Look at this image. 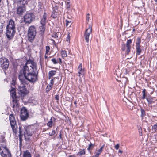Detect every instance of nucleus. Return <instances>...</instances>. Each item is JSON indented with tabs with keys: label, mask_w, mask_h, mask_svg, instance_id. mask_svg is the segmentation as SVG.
<instances>
[{
	"label": "nucleus",
	"mask_w": 157,
	"mask_h": 157,
	"mask_svg": "<svg viewBox=\"0 0 157 157\" xmlns=\"http://www.w3.org/2000/svg\"><path fill=\"white\" fill-rule=\"evenodd\" d=\"M119 152L121 153V154H122L123 151L121 150H119Z\"/></svg>",
	"instance_id": "51"
},
{
	"label": "nucleus",
	"mask_w": 157,
	"mask_h": 157,
	"mask_svg": "<svg viewBox=\"0 0 157 157\" xmlns=\"http://www.w3.org/2000/svg\"><path fill=\"white\" fill-rule=\"evenodd\" d=\"M18 6H24L27 4V0H20L17 1Z\"/></svg>",
	"instance_id": "16"
},
{
	"label": "nucleus",
	"mask_w": 157,
	"mask_h": 157,
	"mask_svg": "<svg viewBox=\"0 0 157 157\" xmlns=\"http://www.w3.org/2000/svg\"><path fill=\"white\" fill-rule=\"evenodd\" d=\"M96 153H98V155H99V154H100V153L98 152V151Z\"/></svg>",
	"instance_id": "56"
},
{
	"label": "nucleus",
	"mask_w": 157,
	"mask_h": 157,
	"mask_svg": "<svg viewBox=\"0 0 157 157\" xmlns=\"http://www.w3.org/2000/svg\"><path fill=\"white\" fill-rule=\"evenodd\" d=\"M55 134V130H53L51 132H50L49 134L50 136H52L53 135Z\"/></svg>",
	"instance_id": "34"
},
{
	"label": "nucleus",
	"mask_w": 157,
	"mask_h": 157,
	"mask_svg": "<svg viewBox=\"0 0 157 157\" xmlns=\"http://www.w3.org/2000/svg\"><path fill=\"white\" fill-rule=\"evenodd\" d=\"M52 37L56 38L58 37V36L57 35V34L56 33H55L54 34L52 35Z\"/></svg>",
	"instance_id": "36"
},
{
	"label": "nucleus",
	"mask_w": 157,
	"mask_h": 157,
	"mask_svg": "<svg viewBox=\"0 0 157 157\" xmlns=\"http://www.w3.org/2000/svg\"><path fill=\"white\" fill-rule=\"evenodd\" d=\"M15 104H14L13 105V107L14 108L15 107Z\"/></svg>",
	"instance_id": "60"
},
{
	"label": "nucleus",
	"mask_w": 157,
	"mask_h": 157,
	"mask_svg": "<svg viewBox=\"0 0 157 157\" xmlns=\"http://www.w3.org/2000/svg\"><path fill=\"white\" fill-rule=\"evenodd\" d=\"M28 113L25 107H22L21 110L20 117L23 120H26L28 117Z\"/></svg>",
	"instance_id": "7"
},
{
	"label": "nucleus",
	"mask_w": 157,
	"mask_h": 157,
	"mask_svg": "<svg viewBox=\"0 0 157 157\" xmlns=\"http://www.w3.org/2000/svg\"><path fill=\"white\" fill-rule=\"evenodd\" d=\"M67 3L69 4L70 3V0H67Z\"/></svg>",
	"instance_id": "54"
},
{
	"label": "nucleus",
	"mask_w": 157,
	"mask_h": 157,
	"mask_svg": "<svg viewBox=\"0 0 157 157\" xmlns=\"http://www.w3.org/2000/svg\"><path fill=\"white\" fill-rule=\"evenodd\" d=\"M98 153H96L94 156L96 157H98L99 156Z\"/></svg>",
	"instance_id": "50"
},
{
	"label": "nucleus",
	"mask_w": 157,
	"mask_h": 157,
	"mask_svg": "<svg viewBox=\"0 0 157 157\" xmlns=\"http://www.w3.org/2000/svg\"><path fill=\"white\" fill-rule=\"evenodd\" d=\"M2 31H2V30H0V33H2Z\"/></svg>",
	"instance_id": "57"
},
{
	"label": "nucleus",
	"mask_w": 157,
	"mask_h": 157,
	"mask_svg": "<svg viewBox=\"0 0 157 157\" xmlns=\"http://www.w3.org/2000/svg\"><path fill=\"white\" fill-rule=\"evenodd\" d=\"M92 32V28L90 25H89V27L85 31L84 35L85 39L86 42L88 43L89 41V37Z\"/></svg>",
	"instance_id": "9"
},
{
	"label": "nucleus",
	"mask_w": 157,
	"mask_h": 157,
	"mask_svg": "<svg viewBox=\"0 0 157 157\" xmlns=\"http://www.w3.org/2000/svg\"><path fill=\"white\" fill-rule=\"evenodd\" d=\"M92 157H96L94 155V156H92Z\"/></svg>",
	"instance_id": "64"
},
{
	"label": "nucleus",
	"mask_w": 157,
	"mask_h": 157,
	"mask_svg": "<svg viewBox=\"0 0 157 157\" xmlns=\"http://www.w3.org/2000/svg\"><path fill=\"white\" fill-rule=\"evenodd\" d=\"M38 73L36 63L32 61H27L18 75L21 84L18 86V88L21 95L27 94V91L25 84H28V81L32 83L37 80Z\"/></svg>",
	"instance_id": "1"
},
{
	"label": "nucleus",
	"mask_w": 157,
	"mask_h": 157,
	"mask_svg": "<svg viewBox=\"0 0 157 157\" xmlns=\"http://www.w3.org/2000/svg\"><path fill=\"white\" fill-rule=\"evenodd\" d=\"M36 157H40L39 156H37Z\"/></svg>",
	"instance_id": "63"
},
{
	"label": "nucleus",
	"mask_w": 157,
	"mask_h": 157,
	"mask_svg": "<svg viewBox=\"0 0 157 157\" xmlns=\"http://www.w3.org/2000/svg\"><path fill=\"white\" fill-rule=\"evenodd\" d=\"M102 149L101 148H100V149L98 151V152L101 153L102 151Z\"/></svg>",
	"instance_id": "46"
},
{
	"label": "nucleus",
	"mask_w": 157,
	"mask_h": 157,
	"mask_svg": "<svg viewBox=\"0 0 157 157\" xmlns=\"http://www.w3.org/2000/svg\"><path fill=\"white\" fill-rule=\"evenodd\" d=\"M23 157H31V155L30 153L27 150L24 152Z\"/></svg>",
	"instance_id": "21"
},
{
	"label": "nucleus",
	"mask_w": 157,
	"mask_h": 157,
	"mask_svg": "<svg viewBox=\"0 0 157 157\" xmlns=\"http://www.w3.org/2000/svg\"><path fill=\"white\" fill-rule=\"evenodd\" d=\"M156 25H157V20L156 21ZM156 30H157V28L156 29Z\"/></svg>",
	"instance_id": "61"
},
{
	"label": "nucleus",
	"mask_w": 157,
	"mask_h": 157,
	"mask_svg": "<svg viewBox=\"0 0 157 157\" xmlns=\"http://www.w3.org/2000/svg\"><path fill=\"white\" fill-rule=\"evenodd\" d=\"M132 40L131 39L129 40H127L126 46L125 44H122V50L124 51L126 48V47L127 48V53L128 54L131 48L130 44L132 43Z\"/></svg>",
	"instance_id": "10"
},
{
	"label": "nucleus",
	"mask_w": 157,
	"mask_h": 157,
	"mask_svg": "<svg viewBox=\"0 0 157 157\" xmlns=\"http://www.w3.org/2000/svg\"><path fill=\"white\" fill-rule=\"evenodd\" d=\"M55 99L57 101L59 100V96L58 95H56V96L55 97Z\"/></svg>",
	"instance_id": "42"
},
{
	"label": "nucleus",
	"mask_w": 157,
	"mask_h": 157,
	"mask_svg": "<svg viewBox=\"0 0 157 157\" xmlns=\"http://www.w3.org/2000/svg\"><path fill=\"white\" fill-rule=\"evenodd\" d=\"M11 89L10 91V93L11 96L13 98H16V93L15 92V86L14 82H13V83L11 84Z\"/></svg>",
	"instance_id": "13"
},
{
	"label": "nucleus",
	"mask_w": 157,
	"mask_h": 157,
	"mask_svg": "<svg viewBox=\"0 0 157 157\" xmlns=\"http://www.w3.org/2000/svg\"><path fill=\"white\" fill-rule=\"evenodd\" d=\"M6 29L16 30L15 24L13 20L12 19L10 20L9 23L6 26Z\"/></svg>",
	"instance_id": "14"
},
{
	"label": "nucleus",
	"mask_w": 157,
	"mask_h": 157,
	"mask_svg": "<svg viewBox=\"0 0 157 157\" xmlns=\"http://www.w3.org/2000/svg\"><path fill=\"white\" fill-rule=\"evenodd\" d=\"M115 74H116L117 77H119L121 76V73L118 69H117V70H115Z\"/></svg>",
	"instance_id": "26"
},
{
	"label": "nucleus",
	"mask_w": 157,
	"mask_h": 157,
	"mask_svg": "<svg viewBox=\"0 0 157 157\" xmlns=\"http://www.w3.org/2000/svg\"><path fill=\"white\" fill-rule=\"evenodd\" d=\"M152 128L153 130L156 131L157 130V124L153 126Z\"/></svg>",
	"instance_id": "31"
},
{
	"label": "nucleus",
	"mask_w": 157,
	"mask_h": 157,
	"mask_svg": "<svg viewBox=\"0 0 157 157\" xmlns=\"http://www.w3.org/2000/svg\"><path fill=\"white\" fill-rule=\"evenodd\" d=\"M0 154L3 157H11V155L6 147L0 146Z\"/></svg>",
	"instance_id": "5"
},
{
	"label": "nucleus",
	"mask_w": 157,
	"mask_h": 157,
	"mask_svg": "<svg viewBox=\"0 0 157 157\" xmlns=\"http://www.w3.org/2000/svg\"><path fill=\"white\" fill-rule=\"evenodd\" d=\"M136 53L137 54L140 55L141 52V50L140 48V46L136 47Z\"/></svg>",
	"instance_id": "25"
},
{
	"label": "nucleus",
	"mask_w": 157,
	"mask_h": 157,
	"mask_svg": "<svg viewBox=\"0 0 157 157\" xmlns=\"http://www.w3.org/2000/svg\"><path fill=\"white\" fill-rule=\"evenodd\" d=\"M58 60L59 61V62H58V63H62V61L61 59L60 58H59Z\"/></svg>",
	"instance_id": "45"
},
{
	"label": "nucleus",
	"mask_w": 157,
	"mask_h": 157,
	"mask_svg": "<svg viewBox=\"0 0 157 157\" xmlns=\"http://www.w3.org/2000/svg\"><path fill=\"white\" fill-rule=\"evenodd\" d=\"M52 61L55 64H57L58 63V61L56 60L55 58H53L51 59Z\"/></svg>",
	"instance_id": "30"
},
{
	"label": "nucleus",
	"mask_w": 157,
	"mask_h": 157,
	"mask_svg": "<svg viewBox=\"0 0 157 157\" xmlns=\"http://www.w3.org/2000/svg\"><path fill=\"white\" fill-rule=\"evenodd\" d=\"M104 146H105V144H103V145L100 148H101L102 149H103V148L104 147Z\"/></svg>",
	"instance_id": "52"
},
{
	"label": "nucleus",
	"mask_w": 157,
	"mask_h": 157,
	"mask_svg": "<svg viewBox=\"0 0 157 157\" xmlns=\"http://www.w3.org/2000/svg\"><path fill=\"white\" fill-rule=\"evenodd\" d=\"M36 35V31L35 27L33 26H30L28 30V36L29 40L31 42L34 40Z\"/></svg>",
	"instance_id": "3"
},
{
	"label": "nucleus",
	"mask_w": 157,
	"mask_h": 157,
	"mask_svg": "<svg viewBox=\"0 0 157 157\" xmlns=\"http://www.w3.org/2000/svg\"><path fill=\"white\" fill-rule=\"evenodd\" d=\"M9 120L10 124L13 132L14 133L17 134V127L16 121L13 114H10V115Z\"/></svg>",
	"instance_id": "4"
},
{
	"label": "nucleus",
	"mask_w": 157,
	"mask_h": 157,
	"mask_svg": "<svg viewBox=\"0 0 157 157\" xmlns=\"http://www.w3.org/2000/svg\"><path fill=\"white\" fill-rule=\"evenodd\" d=\"M1 63V66L3 69H6L8 68L9 65V61L8 60L4 58L1 59L0 60Z\"/></svg>",
	"instance_id": "8"
},
{
	"label": "nucleus",
	"mask_w": 157,
	"mask_h": 157,
	"mask_svg": "<svg viewBox=\"0 0 157 157\" xmlns=\"http://www.w3.org/2000/svg\"><path fill=\"white\" fill-rule=\"evenodd\" d=\"M124 80L125 81V82H124V84H125V83H126V80H127V79L126 78H124Z\"/></svg>",
	"instance_id": "48"
},
{
	"label": "nucleus",
	"mask_w": 157,
	"mask_h": 157,
	"mask_svg": "<svg viewBox=\"0 0 157 157\" xmlns=\"http://www.w3.org/2000/svg\"><path fill=\"white\" fill-rule=\"evenodd\" d=\"M70 36L69 35V34H68L67 36V39H66V40L67 41H69L70 40Z\"/></svg>",
	"instance_id": "37"
},
{
	"label": "nucleus",
	"mask_w": 157,
	"mask_h": 157,
	"mask_svg": "<svg viewBox=\"0 0 157 157\" xmlns=\"http://www.w3.org/2000/svg\"><path fill=\"white\" fill-rule=\"evenodd\" d=\"M119 147H120L119 144H117L116 145L114 146V147L116 150H117L119 148Z\"/></svg>",
	"instance_id": "35"
},
{
	"label": "nucleus",
	"mask_w": 157,
	"mask_h": 157,
	"mask_svg": "<svg viewBox=\"0 0 157 157\" xmlns=\"http://www.w3.org/2000/svg\"><path fill=\"white\" fill-rule=\"evenodd\" d=\"M52 85H53L50 83L48 85V88H49V90H51L52 89Z\"/></svg>",
	"instance_id": "41"
},
{
	"label": "nucleus",
	"mask_w": 157,
	"mask_h": 157,
	"mask_svg": "<svg viewBox=\"0 0 157 157\" xmlns=\"http://www.w3.org/2000/svg\"><path fill=\"white\" fill-rule=\"evenodd\" d=\"M17 8V13L19 15L21 16L25 11V7L24 6H18Z\"/></svg>",
	"instance_id": "12"
},
{
	"label": "nucleus",
	"mask_w": 157,
	"mask_h": 157,
	"mask_svg": "<svg viewBox=\"0 0 157 157\" xmlns=\"http://www.w3.org/2000/svg\"><path fill=\"white\" fill-rule=\"evenodd\" d=\"M66 25L67 26H70L71 24V21H68L67 20H66Z\"/></svg>",
	"instance_id": "28"
},
{
	"label": "nucleus",
	"mask_w": 157,
	"mask_h": 157,
	"mask_svg": "<svg viewBox=\"0 0 157 157\" xmlns=\"http://www.w3.org/2000/svg\"><path fill=\"white\" fill-rule=\"evenodd\" d=\"M155 1L157 3V0H155Z\"/></svg>",
	"instance_id": "62"
},
{
	"label": "nucleus",
	"mask_w": 157,
	"mask_h": 157,
	"mask_svg": "<svg viewBox=\"0 0 157 157\" xmlns=\"http://www.w3.org/2000/svg\"><path fill=\"white\" fill-rule=\"evenodd\" d=\"M90 14L89 13H87L86 15V19L88 22H89L90 21Z\"/></svg>",
	"instance_id": "33"
},
{
	"label": "nucleus",
	"mask_w": 157,
	"mask_h": 157,
	"mask_svg": "<svg viewBox=\"0 0 157 157\" xmlns=\"http://www.w3.org/2000/svg\"><path fill=\"white\" fill-rule=\"evenodd\" d=\"M68 157H74L72 155H70Z\"/></svg>",
	"instance_id": "59"
},
{
	"label": "nucleus",
	"mask_w": 157,
	"mask_h": 157,
	"mask_svg": "<svg viewBox=\"0 0 157 157\" xmlns=\"http://www.w3.org/2000/svg\"><path fill=\"white\" fill-rule=\"evenodd\" d=\"M104 146H105V144H103V145L100 148H101L102 149H103V148L104 147Z\"/></svg>",
	"instance_id": "53"
},
{
	"label": "nucleus",
	"mask_w": 157,
	"mask_h": 157,
	"mask_svg": "<svg viewBox=\"0 0 157 157\" xmlns=\"http://www.w3.org/2000/svg\"><path fill=\"white\" fill-rule=\"evenodd\" d=\"M78 70V73L79 74L78 76L79 77H80L81 75L83 73V70L82 69V64H79Z\"/></svg>",
	"instance_id": "18"
},
{
	"label": "nucleus",
	"mask_w": 157,
	"mask_h": 157,
	"mask_svg": "<svg viewBox=\"0 0 157 157\" xmlns=\"http://www.w3.org/2000/svg\"><path fill=\"white\" fill-rule=\"evenodd\" d=\"M145 91L146 90L145 89H143L142 91L143 96L142 97V98L143 99H144L145 98Z\"/></svg>",
	"instance_id": "29"
},
{
	"label": "nucleus",
	"mask_w": 157,
	"mask_h": 157,
	"mask_svg": "<svg viewBox=\"0 0 157 157\" xmlns=\"http://www.w3.org/2000/svg\"><path fill=\"white\" fill-rule=\"evenodd\" d=\"M33 126H29L26 127L23 132L21 127H19V135L20 137L23 134L25 136H26V135L30 136L33 133Z\"/></svg>",
	"instance_id": "2"
},
{
	"label": "nucleus",
	"mask_w": 157,
	"mask_h": 157,
	"mask_svg": "<svg viewBox=\"0 0 157 157\" xmlns=\"http://www.w3.org/2000/svg\"><path fill=\"white\" fill-rule=\"evenodd\" d=\"M147 100L148 102H149V100L148 98H147Z\"/></svg>",
	"instance_id": "58"
},
{
	"label": "nucleus",
	"mask_w": 157,
	"mask_h": 157,
	"mask_svg": "<svg viewBox=\"0 0 157 157\" xmlns=\"http://www.w3.org/2000/svg\"><path fill=\"white\" fill-rule=\"evenodd\" d=\"M47 125L50 127H52V118H51L49 121L47 123Z\"/></svg>",
	"instance_id": "24"
},
{
	"label": "nucleus",
	"mask_w": 157,
	"mask_h": 157,
	"mask_svg": "<svg viewBox=\"0 0 157 157\" xmlns=\"http://www.w3.org/2000/svg\"><path fill=\"white\" fill-rule=\"evenodd\" d=\"M44 57L45 59H47L48 58V57L46 56V54L45 55Z\"/></svg>",
	"instance_id": "55"
},
{
	"label": "nucleus",
	"mask_w": 157,
	"mask_h": 157,
	"mask_svg": "<svg viewBox=\"0 0 157 157\" xmlns=\"http://www.w3.org/2000/svg\"><path fill=\"white\" fill-rule=\"evenodd\" d=\"M57 15L58 14L56 11L55 10H54L52 12L51 17L54 18H56Z\"/></svg>",
	"instance_id": "22"
},
{
	"label": "nucleus",
	"mask_w": 157,
	"mask_h": 157,
	"mask_svg": "<svg viewBox=\"0 0 157 157\" xmlns=\"http://www.w3.org/2000/svg\"><path fill=\"white\" fill-rule=\"evenodd\" d=\"M47 15L46 13H44L41 18L40 24L46 25Z\"/></svg>",
	"instance_id": "15"
},
{
	"label": "nucleus",
	"mask_w": 157,
	"mask_h": 157,
	"mask_svg": "<svg viewBox=\"0 0 157 157\" xmlns=\"http://www.w3.org/2000/svg\"><path fill=\"white\" fill-rule=\"evenodd\" d=\"M49 89V88H48V86H47V88L46 89V91L47 92H48L49 90H51Z\"/></svg>",
	"instance_id": "43"
},
{
	"label": "nucleus",
	"mask_w": 157,
	"mask_h": 157,
	"mask_svg": "<svg viewBox=\"0 0 157 157\" xmlns=\"http://www.w3.org/2000/svg\"><path fill=\"white\" fill-rule=\"evenodd\" d=\"M39 26V29L41 32V34H43L45 30L46 25L40 24Z\"/></svg>",
	"instance_id": "17"
},
{
	"label": "nucleus",
	"mask_w": 157,
	"mask_h": 157,
	"mask_svg": "<svg viewBox=\"0 0 157 157\" xmlns=\"http://www.w3.org/2000/svg\"><path fill=\"white\" fill-rule=\"evenodd\" d=\"M24 21L27 23L29 24L31 22L34 18V15L32 13L26 14L24 16Z\"/></svg>",
	"instance_id": "6"
},
{
	"label": "nucleus",
	"mask_w": 157,
	"mask_h": 157,
	"mask_svg": "<svg viewBox=\"0 0 157 157\" xmlns=\"http://www.w3.org/2000/svg\"><path fill=\"white\" fill-rule=\"evenodd\" d=\"M85 154V152L84 151H82L78 153V155H82Z\"/></svg>",
	"instance_id": "40"
},
{
	"label": "nucleus",
	"mask_w": 157,
	"mask_h": 157,
	"mask_svg": "<svg viewBox=\"0 0 157 157\" xmlns=\"http://www.w3.org/2000/svg\"><path fill=\"white\" fill-rule=\"evenodd\" d=\"M53 83H54L53 79H51V80H50V83L52 85H53Z\"/></svg>",
	"instance_id": "44"
},
{
	"label": "nucleus",
	"mask_w": 157,
	"mask_h": 157,
	"mask_svg": "<svg viewBox=\"0 0 157 157\" xmlns=\"http://www.w3.org/2000/svg\"><path fill=\"white\" fill-rule=\"evenodd\" d=\"M141 114L142 116H144L145 115V112L144 110L142 109H141Z\"/></svg>",
	"instance_id": "39"
},
{
	"label": "nucleus",
	"mask_w": 157,
	"mask_h": 157,
	"mask_svg": "<svg viewBox=\"0 0 157 157\" xmlns=\"http://www.w3.org/2000/svg\"><path fill=\"white\" fill-rule=\"evenodd\" d=\"M93 145L91 143L90 144H89V146L88 147V148L87 149L89 150H90V149L91 147H93Z\"/></svg>",
	"instance_id": "38"
},
{
	"label": "nucleus",
	"mask_w": 157,
	"mask_h": 157,
	"mask_svg": "<svg viewBox=\"0 0 157 157\" xmlns=\"http://www.w3.org/2000/svg\"><path fill=\"white\" fill-rule=\"evenodd\" d=\"M50 48L49 46H47L46 47V54H48V52H49V51L50 50Z\"/></svg>",
	"instance_id": "32"
},
{
	"label": "nucleus",
	"mask_w": 157,
	"mask_h": 157,
	"mask_svg": "<svg viewBox=\"0 0 157 157\" xmlns=\"http://www.w3.org/2000/svg\"><path fill=\"white\" fill-rule=\"evenodd\" d=\"M16 30L6 29V35L8 38L11 39L13 37L15 33Z\"/></svg>",
	"instance_id": "11"
},
{
	"label": "nucleus",
	"mask_w": 157,
	"mask_h": 157,
	"mask_svg": "<svg viewBox=\"0 0 157 157\" xmlns=\"http://www.w3.org/2000/svg\"><path fill=\"white\" fill-rule=\"evenodd\" d=\"M40 65H41L43 63V60H42L41 59H40Z\"/></svg>",
	"instance_id": "47"
},
{
	"label": "nucleus",
	"mask_w": 157,
	"mask_h": 157,
	"mask_svg": "<svg viewBox=\"0 0 157 157\" xmlns=\"http://www.w3.org/2000/svg\"><path fill=\"white\" fill-rule=\"evenodd\" d=\"M140 40L139 38H138L137 39V42L136 43V47L140 46Z\"/></svg>",
	"instance_id": "27"
},
{
	"label": "nucleus",
	"mask_w": 157,
	"mask_h": 157,
	"mask_svg": "<svg viewBox=\"0 0 157 157\" xmlns=\"http://www.w3.org/2000/svg\"><path fill=\"white\" fill-rule=\"evenodd\" d=\"M62 56L64 58L67 56L66 52L65 50H62L61 52Z\"/></svg>",
	"instance_id": "23"
},
{
	"label": "nucleus",
	"mask_w": 157,
	"mask_h": 157,
	"mask_svg": "<svg viewBox=\"0 0 157 157\" xmlns=\"http://www.w3.org/2000/svg\"><path fill=\"white\" fill-rule=\"evenodd\" d=\"M13 102L15 103V105L16 106H17V101L16 100H13Z\"/></svg>",
	"instance_id": "49"
},
{
	"label": "nucleus",
	"mask_w": 157,
	"mask_h": 157,
	"mask_svg": "<svg viewBox=\"0 0 157 157\" xmlns=\"http://www.w3.org/2000/svg\"><path fill=\"white\" fill-rule=\"evenodd\" d=\"M127 108L130 110L132 109L134 107V104L130 102H128L127 103Z\"/></svg>",
	"instance_id": "20"
},
{
	"label": "nucleus",
	"mask_w": 157,
	"mask_h": 157,
	"mask_svg": "<svg viewBox=\"0 0 157 157\" xmlns=\"http://www.w3.org/2000/svg\"><path fill=\"white\" fill-rule=\"evenodd\" d=\"M56 73V71L55 70H51L49 72L48 76L49 79H50L51 77L54 75Z\"/></svg>",
	"instance_id": "19"
}]
</instances>
